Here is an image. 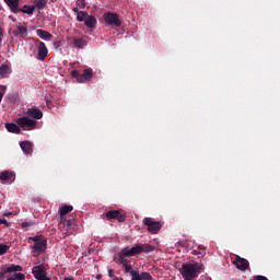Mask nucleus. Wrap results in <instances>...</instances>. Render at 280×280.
Segmentation results:
<instances>
[{
    "label": "nucleus",
    "mask_w": 280,
    "mask_h": 280,
    "mask_svg": "<svg viewBox=\"0 0 280 280\" xmlns=\"http://www.w3.org/2000/svg\"><path fill=\"white\" fill-rule=\"evenodd\" d=\"M13 272H15L13 275L14 280H25V273H21V272L16 273V271H13Z\"/></svg>",
    "instance_id": "obj_33"
},
{
    "label": "nucleus",
    "mask_w": 280,
    "mask_h": 280,
    "mask_svg": "<svg viewBox=\"0 0 280 280\" xmlns=\"http://www.w3.org/2000/svg\"><path fill=\"white\" fill-rule=\"evenodd\" d=\"M10 272H23V267L14 264H5L0 267V280H5V275Z\"/></svg>",
    "instance_id": "obj_5"
},
{
    "label": "nucleus",
    "mask_w": 280,
    "mask_h": 280,
    "mask_svg": "<svg viewBox=\"0 0 280 280\" xmlns=\"http://www.w3.org/2000/svg\"><path fill=\"white\" fill-rule=\"evenodd\" d=\"M182 268V275L185 280L197 279L198 275H200V266L198 264H183Z\"/></svg>",
    "instance_id": "obj_1"
},
{
    "label": "nucleus",
    "mask_w": 280,
    "mask_h": 280,
    "mask_svg": "<svg viewBox=\"0 0 280 280\" xmlns=\"http://www.w3.org/2000/svg\"><path fill=\"white\" fill-rule=\"evenodd\" d=\"M65 226L71 228L73 225V221L72 220H66L63 222Z\"/></svg>",
    "instance_id": "obj_37"
},
{
    "label": "nucleus",
    "mask_w": 280,
    "mask_h": 280,
    "mask_svg": "<svg viewBox=\"0 0 280 280\" xmlns=\"http://www.w3.org/2000/svg\"><path fill=\"white\" fill-rule=\"evenodd\" d=\"M35 5L37 10H45V8L47 7V0H37L35 2Z\"/></svg>",
    "instance_id": "obj_28"
},
{
    "label": "nucleus",
    "mask_w": 280,
    "mask_h": 280,
    "mask_svg": "<svg viewBox=\"0 0 280 280\" xmlns=\"http://www.w3.org/2000/svg\"><path fill=\"white\" fill-rule=\"evenodd\" d=\"M232 264L237 268V270H242L243 272L249 268V264L246 258H242L238 255L235 256V259L232 261Z\"/></svg>",
    "instance_id": "obj_10"
},
{
    "label": "nucleus",
    "mask_w": 280,
    "mask_h": 280,
    "mask_svg": "<svg viewBox=\"0 0 280 280\" xmlns=\"http://www.w3.org/2000/svg\"><path fill=\"white\" fill-rule=\"evenodd\" d=\"M136 255H139V252L137 249V245L133 247H125L120 252V258L124 259V257H135Z\"/></svg>",
    "instance_id": "obj_13"
},
{
    "label": "nucleus",
    "mask_w": 280,
    "mask_h": 280,
    "mask_svg": "<svg viewBox=\"0 0 280 280\" xmlns=\"http://www.w3.org/2000/svg\"><path fill=\"white\" fill-rule=\"evenodd\" d=\"M88 16H89V12H86V11H80V12H78V14H77V21H78L79 23H84V21H85V19H88Z\"/></svg>",
    "instance_id": "obj_27"
},
{
    "label": "nucleus",
    "mask_w": 280,
    "mask_h": 280,
    "mask_svg": "<svg viewBox=\"0 0 280 280\" xmlns=\"http://www.w3.org/2000/svg\"><path fill=\"white\" fill-rule=\"evenodd\" d=\"M4 128L13 135H21V127L14 122H5Z\"/></svg>",
    "instance_id": "obj_17"
},
{
    "label": "nucleus",
    "mask_w": 280,
    "mask_h": 280,
    "mask_svg": "<svg viewBox=\"0 0 280 280\" xmlns=\"http://www.w3.org/2000/svg\"><path fill=\"white\" fill-rule=\"evenodd\" d=\"M77 7H79L80 10H84L86 8V0H77Z\"/></svg>",
    "instance_id": "obj_31"
},
{
    "label": "nucleus",
    "mask_w": 280,
    "mask_h": 280,
    "mask_svg": "<svg viewBox=\"0 0 280 280\" xmlns=\"http://www.w3.org/2000/svg\"><path fill=\"white\" fill-rule=\"evenodd\" d=\"M106 24L112 25V27H121V19H119V14L107 12Z\"/></svg>",
    "instance_id": "obj_7"
},
{
    "label": "nucleus",
    "mask_w": 280,
    "mask_h": 280,
    "mask_svg": "<svg viewBox=\"0 0 280 280\" xmlns=\"http://www.w3.org/2000/svg\"><path fill=\"white\" fill-rule=\"evenodd\" d=\"M73 45L74 47H77V49H83L84 47H86L88 43L83 38H74Z\"/></svg>",
    "instance_id": "obj_26"
},
{
    "label": "nucleus",
    "mask_w": 280,
    "mask_h": 280,
    "mask_svg": "<svg viewBox=\"0 0 280 280\" xmlns=\"http://www.w3.org/2000/svg\"><path fill=\"white\" fill-rule=\"evenodd\" d=\"M8 250H10V246L0 244V256L5 255V253H8Z\"/></svg>",
    "instance_id": "obj_30"
},
{
    "label": "nucleus",
    "mask_w": 280,
    "mask_h": 280,
    "mask_svg": "<svg viewBox=\"0 0 280 280\" xmlns=\"http://www.w3.org/2000/svg\"><path fill=\"white\" fill-rule=\"evenodd\" d=\"M119 261H120V264H122L124 272H126L127 275H131L132 276L133 273L137 272V270L132 269V265H130L128 262V260H125L124 258L120 257Z\"/></svg>",
    "instance_id": "obj_18"
},
{
    "label": "nucleus",
    "mask_w": 280,
    "mask_h": 280,
    "mask_svg": "<svg viewBox=\"0 0 280 280\" xmlns=\"http://www.w3.org/2000/svg\"><path fill=\"white\" fill-rule=\"evenodd\" d=\"M4 3L13 14H19V0H4Z\"/></svg>",
    "instance_id": "obj_16"
},
{
    "label": "nucleus",
    "mask_w": 280,
    "mask_h": 280,
    "mask_svg": "<svg viewBox=\"0 0 280 280\" xmlns=\"http://www.w3.org/2000/svg\"><path fill=\"white\" fill-rule=\"evenodd\" d=\"M96 279H97V280H101V279H102V276H101V275H97V276H96Z\"/></svg>",
    "instance_id": "obj_45"
},
{
    "label": "nucleus",
    "mask_w": 280,
    "mask_h": 280,
    "mask_svg": "<svg viewBox=\"0 0 280 280\" xmlns=\"http://www.w3.org/2000/svg\"><path fill=\"white\" fill-rule=\"evenodd\" d=\"M34 245L31 246L32 253H46L47 252V238L43 235H35L28 237Z\"/></svg>",
    "instance_id": "obj_2"
},
{
    "label": "nucleus",
    "mask_w": 280,
    "mask_h": 280,
    "mask_svg": "<svg viewBox=\"0 0 280 280\" xmlns=\"http://www.w3.org/2000/svg\"><path fill=\"white\" fill-rule=\"evenodd\" d=\"M34 10H36V7L25 4L23 8L19 9V13L22 12V14H34Z\"/></svg>",
    "instance_id": "obj_24"
},
{
    "label": "nucleus",
    "mask_w": 280,
    "mask_h": 280,
    "mask_svg": "<svg viewBox=\"0 0 280 280\" xmlns=\"http://www.w3.org/2000/svg\"><path fill=\"white\" fill-rule=\"evenodd\" d=\"M131 280H141V275L139 273V271H136L131 275Z\"/></svg>",
    "instance_id": "obj_36"
},
{
    "label": "nucleus",
    "mask_w": 280,
    "mask_h": 280,
    "mask_svg": "<svg viewBox=\"0 0 280 280\" xmlns=\"http://www.w3.org/2000/svg\"><path fill=\"white\" fill-rule=\"evenodd\" d=\"M71 77L74 78L77 80V82L80 83V78H81V74L78 70H72L71 71Z\"/></svg>",
    "instance_id": "obj_32"
},
{
    "label": "nucleus",
    "mask_w": 280,
    "mask_h": 280,
    "mask_svg": "<svg viewBox=\"0 0 280 280\" xmlns=\"http://www.w3.org/2000/svg\"><path fill=\"white\" fill-rule=\"evenodd\" d=\"M5 85H0V104L3 102V95H5Z\"/></svg>",
    "instance_id": "obj_35"
},
{
    "label": "nucleus",
    "mask_w": 280,
    "mask_h": 280,
    "mask_svg": "<svg viewBox=\"0 0 280 280\" xmlns=\"http://www.w3.org/2000/svg\"><path fill=\"white\" fill-rule=\"evenodd\" d=\"M32 275L37 280H51V278L47 277V269L43 265L34 266L32 268Z\"/></svg>",
    "instance_id": "obj_6"
},
{
    "label": "nucleus",
    "mask_w": 280,
    "mask_h": 280,
    "mask_svg": "<svg viewBox=\"0 0 280 280\" xmlns=\"http://www.w3.org/2000/svg\"><path fill=\"white\" fill-rule=\"evenodd\" d=\"M102 19L103 21H106V13H103Z\"/></svg>",
    "instance_id": "obj_44"
},
{
    "label": "nucleus",
    "mask_w": 280,
    "mask_h": 280,
    "mask_svg": "<svg viewBox=\"0 0 280 280\" xmlns=\"http://www.w3.org/2000/svg\"><path fill=\"white\" fill-rule=\"evenodd\" d=\"M0 180L7 185H12L16 180V173L12 171H2L0 173Z\"/></svg>",
    "instance_id": "obj_9"
},
{
    "label": "nucleus",
    "mask_w": 280,
    "mask_h": 280,
    "mask_svg": "<svg viewBox=\"0 0 280 280\" xmlns=\"http://www.w3.org/2000/svg\"><path fill=\"white\" fill-rule=\"evenodd\" d=\"M108 277H113V269H108Z\"/></svg>",
    "instance_id": "obj_42"
},
{
    "label": "nucleus",
    "mask_w": 280,
    "mask_h": 280,
    "mask_svg": "<svg viewBox=\"0 0 280 280\" xmlns=\"http://www.w3.org/2000/svg\"><path fill=\"white\" fill-rule=\"evenodd\" d=\"M1 43H3V40L0 39V45H1Z\"/></svg>",
    "instance_id": "obj_46"
},
{
    "label": "nucleus",
    "mask_w": 280,
    "mask_h": 280,
    "mask_svg": "<svg viewBox=\"0 0 280 280\" xmlns=\"http://www.w3.org/2000/svg\"><path fill=\"white\" fill-rule=\"evenodd\" d=\"M12 73V68L8 63H2L0 66V78H9V75Z\"/></svg>",
    "instance_id": "obj_21"
},
{
    "label": "nucleus",
    "mask_w": 280,
    "mask_h": 280,
    "mask_svg": "<svg viewBox=\"0 0 280 280\" xmlns=\"http://www.w3.org/2000/svg\"><path fill=\"white\" fill-rule=\"evenodd\" d=\"M143 224L148 229V232L152 235H156V233H159V231L163 229V224L161 223V221H154V219L152 218H144Z\"/></svg>",
    "instance_id": "obj_4"
},
{
    "label": "nucleus",
    "mask_w": 280,
    "mask_h": 280,
    "mask_svg": "<svg viewBox=\"0 0 280 280\" xmlns=\"http://www.w3.org/2000/svg\"><path fill=\"white\" fill-rule=\"evenodd\" d=\"M18 31H13V36H15V38H27V27L25 26H16Z\"/></svg>",
    "instance_id": "obj_19"
},
{
    "label": "nucleus",
    "mask_w": 280,
    "mask_h": 280,
    "mask_svg": "<svg viewBox=\"0 0 280 280\" xmlns=\"http://www.w3.org/2000/svg\"><path fill=\"white\" fill-rule=\"evenodd\" d=\"M72 11L75 12L77 15H78V12H80L78 8H73Z\"/></svg>",
    "instance_id": "obj_41"
},
{
    "label": "nucleus",
    "mask_w": 280,
    "mask_h": 280,
    "mask_svg": "<svg viewBox=\"0 0 280 280\" xmlns=\"http://www.w3.org/2000/svg\"><path fill=\"white\" fill-rule=\"evenodd\" d=\"M0 224H5L7 226H10V223H8V220L0 219Z\"/></svg>",
    "instance_id": "obj_39"
},
{
    "label": "nucleus",
    "mask_w": 280,
    "mask_h": 280,
    "mask_svg": "<svg viewBox=\"0 0 280 280\" xmlns=\"http://www.w3.org/2000/svg\"><path fill=\"white\" fill-rule=\"evenodd\" d=\"M0 40H3V28L0 26Z\"/></svg>",
    "instance_id": "obj_40"
},
{
    "label": "nucleus",
    "mask_w": 280,
    "mask_h": 280,
    "mask_svg": "<svg viewBox=\"0 0 280 280\" xmlns=\"http://www.w3.org/2000/svg\"><path fill=\"white\" fill-rule=\"evenodd\" d=\"M71 211H73V206H61L59 208V215L61 218V220H65V215H67L68 213H71Z\"/></svg>",
    "instance_id": "obj_23"
},
{
    "label": "nucleus",
    "mask_w": 280,
    "mask_h": 280,
    "mask_svg": "<svg viewBox=\"0 0 280 280\" xmlns=\"http://www.w3.org/2000/svg\"><path fill=\"white\" fill-rule=\"evenodd\" d=\"M32 222H22V229H27L28 226H32Z\"/></svg>",
    "instance_id": "obj_38"
},
{
    "label": "nucleus",
    "mask_w": 280,
    "mask_h": 280,
    "mask_svg": "<svg viewBox=\"0 0 280 280\" xmlns=\"http://www.w3.org/2000/svg\"><path fill=\"white\" fill-rule=\"evenodd\" d=\"M26 115L31 118L34 119L36 121V119H43V110H40L38 107L36 106H32L30 108H27L26 110Z\"/></svg>",
    "instance_id": "obj_12"
},
{
    "label": "nucleus",
    "mask_w": 280,
    "mask_h": 280,
    "mask_svg": "<svg viewBox=\"0 0 280 280\" xmlns=\"http://www.w3.org/2000/svg\"><path fill=\"white\" fill-rule=\"evenodd\" d=\"M141 280H152V276L149 272H142L140 273Z\"/></svg>",
    "instance_id": "obj_34"
},
{
    "label": "nucleus",
    "mask_w": 280,
    "mask_h": 280,
    "mask_svg": "<svg viewBox=\"0 0 280 280\" xmlns=\"http://www.w3.org/2000/svg\"><path fill=\"white\" fill-rule=\"evenodd\" d=\"M20 148L25 156H32L34 152V143L30 140L20 141Z\"/></svg>",
    "instance_id": "obj_11"
},
{
    "label": "nucleus",
    "mask_w": 280,
    "mask_h": 280,
    "mask_svg": "<svg viewBox=\"0 0 280 280\" xmlns=\"http://www.w3.org/2000/svg\"><path fill=\"white\" fill-rule=\"evenodd\" d=\"M37 51H38V60H45V58H47V55L49 54V50L47 49V46L45 45L44 42H39Z\"/></svg>",
    "instance_id": "obj_14"
},
{
    "label": "nucleus",
    "mask_w": 280,
    "mask_h": 280,
    "mask_svg": "<svg viewBox=\"0 0 280 280\" xmlns=\"http://www.w3.org/2000/svg\"><path fill=\"white\" fill-rule=\"evenodd\" d=\"M136 247L138 249V255H141V253H152V250H154V247L150 244H138Z\"/></svg>",
    "instance_id": "obj_22"
},
{
    "label": "nucleus",
    "mask_w": 280,
    "mask_h": 280,
    "mask_svg": "<svg viewBox=\"0 0 280 280\" xmlns=\"http://www.w3.org/2000/svg\"><path fill=\"white\" fill-rule=\"evenodd\" d=\"M36 34L42 40H51V38H54V35L43 28H37Z\"/></svg>",
    "instance_id": "obj_20"
},
{
    "label": "nucleus",
    "mask_w": 280,
    "mask_h": 280,
    "mask_svg": "<svg viewBox=\"0 0 280 280\" xmlns=\"http://www.w3.org/2000/svg\"><path fill=\"white\" fill-rule=\"evenodd\" d=\"M63 280H75L73 277H66Z\"/></svg>",
    "instance_id": "obj_43"
},
{
    "label": "nucleus",
    "mask_w": 280,
    "mask_h": 280,
    "mask_svg": "<svg viewBox=\"0 0 280 280\" xmlns=\"http://www.w3.org/2000/svg\"><path fill=\"white\" fill-rule=\"evenodd\" d=\"M16 124L22 130H36L38 126V121L35 119L30 118L28 116H22L16 118Z\"/></svg>",
    "instance_id": "obj_3"
},
{
    "label": "nucleus",
    "mask_w": 280,
    "mask_h": 280,
    "mask_svg": "<svg viewBox=\"0 0 280 280\" xmlns=\"http://www.w3.org/2000/svg\"><path fill=\"white\" fill-rule=\"evenodd\" d=\"M106 220H117V222H126V214L121 210H110L106 212Z\"/></svg>",
    "instance_id": "obj_8"
},
{
    "label": "nucleus",
    "mask_w": 280,
    "mask_h": 280,
    "mask_svg": "<svg viewBox=\"0 0 280 280\" xmlns=\"http://www.w3.org/2000/svg\"><path fill=\"white\" fill-rule=\"evenodd\" d=\"M85 27L93 28L95 27V24L97 23V20L93 15H89L88 19L84 21Z\"/></svg>",
    "instance_id": "obj_25"
},
{
    "label": "nucleus",
    "mask_w": 280,
    "mask_h": 280,
    "mask_svg": "<svg viewBox=\"0 0 280 280\" xmlns=\"http://www.w3.org/2000/svg\"><path fill=\"white\" fill-rule=\"evenodd\" d=\"M91 80H93V69H84L80 77V84H84V82H91Z\"/></svg>",
    "instance_id": "obj_15"
},
{
    "label": "nucleus",
    "mask_w": 280,
    "mask_h": 280,
    "mask_svg": "<svg viewBox=\"0 0 280 280\" xmlns=\"http://www.w3.org/2000/svg\"><path fill=\"white\" fill-rule=\"evenodd\" d=\"M5 100L9 104H14L16 102V95L14 94H7Z\"/></svg>",
    "instance_id": "obj_29"
}]
</instances>
